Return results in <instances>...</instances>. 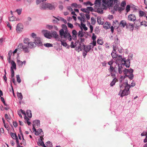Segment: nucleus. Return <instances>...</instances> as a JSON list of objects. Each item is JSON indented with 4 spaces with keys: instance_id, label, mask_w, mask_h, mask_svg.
I'll use <instances>...</instances> for the list:
<instances>
[{
    "instance_id": "obj_8",
    "label": "nucleus",
    "mask_w": 147,
    "mask_h": 147,
    "mask_svg": "<svg viewBox=\"0 0 147 147\" xmlns=\"http://www.w3.org/2000/svg\"><path fill=\"white\" fill-rule=\"evenodd\" d=\"M115 4L114 6V9L116 11H118L119 12H121L122 11V9H121V7L119 6L120 2L118 1V2H117L116 3H113V5Z\"/></svg>"
},
{
    "instance_id": "obj_10",
    "label": "nucleus",
    "mask_w": 147,
    "mask_h": 147,
    "mask_svg": "<svg viewBox=\"0 0 147 147\" xmlns=\"http://www.w3.org/2000/svg\"><path fill=\"white\" fill-rule=\"evenodd\" d=\"M23 25L21 23L18 24L16 29L17 32L18 33H20L23 30Z\"/></svg>"
},
{
    "instance_id": "obj_25",
    "label": "nucleus",
    "mask_w": 147,
    "mask_h": 147,
    "mask_svg": "<svg viewBox=\"0 0 147 147\" xmlns=\"http://www.w3.org/2000/svg\"><path fill=\"white\" fill-rule=\"evenodd\" d=\"M118 72L119 73V74H122V73L123 71V70H122V69H123V67H122V65L121 64H118Z\"/></svg>"
},
{
    "instance_id": "obj_14",
    "label": "nucleus",
    "mask_w": 147,
    "mask_h": 147,
    "mask_svg": "<svg viewBox=\"0 0 147 147\" xmlns=\"http://www.w3.org/2000/svg\"><path fill=\"white\" fill-rule=\"evenodd\" d=\"M40 126V121L39 120L34 121L33 122V127H38Z\"/></svg>"
},
{
    "instance_id": "obj_42",
    "label": "nucleus",
    "mask_w": 147,
    "mask_h": 147,
    "mask_svg": "<svg viewBox=\"0 0 147 147\" xmlns=\"http://www.w3.org/2000/svg\"><path fill=\"white\" fill-rule=\"evenodd\" d=\"M17 63L18 65L20 67H22L23 65L22 61H20V60L17 59Z\"/></svg>"
},
{
    "instance_id": "obj_57",
    "label": "nucleus",
    "mask_w": 147,
    "mask_h": 147,
    "mask_svg": "<svg viewBox=\"0 0 147 147\" xmlns=\"http://www.w3.org/2000/svg\"><path fill=\"white\" fill-rule=\"evenodd\" d=\"M78 19L80 20H81V23H82V22H85V19L83 17H78Z\"/></svg>"
},
{
    "instance_id": "obj_60",
    "label": "nucleus",
    "mask_w": 147,
    "mask_h": 147,
    "mask_svg": "<svg viewBox=\"0 0 147 147\" xmlns=\"http://www.w3.org/2000/svg\"><path fill=\"white\" fill-rule=\"evenodd\" d=\"M96 36L95 35L94 33H93L92 37V40H96Z\"/></svg>"
},
{
    "instance_id": "obj_52",
    "label": "nucleus",
    "mask_w": 147,
    "mask_h": 147,
    "mask_svg": "<svg viewBox=\"0 0 147 147\" xmlns=\"http://www.w3.org/2000/svg\"><path fill=\"white\" fill-rule=\"evenodd\" d=\"M71 6L72 7H74L76 8H78L79 7H78V5L76 3H74L71 4Z\"/></svg>"
},
{
    "instance_id": "obj_62",
    "label": "nucleus",
    "mask_w": 147,
    "mask_h": 147,
    "mask_svg": "<svg viewBox=\"0 0 147 147\" xmlns=\"http://www.w3.org/2000/svg\"><path fill=\"white\" fill-rule=\"evenodd\" d=\"M67 25L69 28L71 29L73 28L74 27L73 24L69 23L68 22L67 23Z\"/></svg>"
},
{
    "instance_id": "obj_1",
    "label": "nucleus",
    "mask_w": 147,
    "mask_h": 147,
    "mask_svg": "<svg viewBox=\"0 0 147 147\" xmlns=\"http://www.w3.org/2000/svg\"><path fill=\"white\" fill-rule=\"evenodd\" d=\"M47 0H36V3L37 5H39V7L41 10H46L49 9L50 10H53L55 9V6L51 4L45 2Z\"/></svg>"
},
{
    "instance_id": "obj_45",
    "label": "nucleus",
    "mask_w": 147,
    "mask_h": 147,
    "mask_svg": "<svg viewBox=\"0 0 147 147\" xmlns=\"http://www.w3.org/2000/svg\"><path fill=\"white\" fill-rule=\"evenodd\" d=\"M96 40H92V42H91L90 43V45H92V48H93V47L95 46L96 45Z\"/></svg>"
},
{
    "instance_id": "obj_38",
    "label": "nucleus",
    "mask_w": 147,
    "mask_h": 147,
    "mask_svg": "<svg viewBox=\"0 0 147 147\" xmlns=\"http://www.w3.org/2000/svg\"><path fill=\"white\" fill-rule=\"evenodd\" d=\"M81 10L83 12L86 13H89V11L88 9V7L86 8H82L81 9Z\"/></svg>"
},
{
    "instance_id": "obj_21",
    "label": "nucleus",
    "mask_w": 147,
    "mask_h": 147,
    "mask_svg": "<svg viewBox=\"0 0 147 147\" xmlns=\"http://www.w3.org/2000/svg\"><path fill=\"white\" fill-rule=\"evenodd\" d=\"M138 13L139 16L140 17H142L143 16L145 17L146 16V13L144 11L141 10H139Z\"/></svg>"
},
{
    "instance_id": "obj_5",
    "label": "nucleus",
    "mask_w": 147,
    "mask_h": 147,
    "mask_svg": "<svg viewBox=\"0 0 147 147\" xmlns=\"http://www.w3.org/2000/svg\"><path fill=\"white\" fill-rule=\"evenodd\" d=\"M28 48H29L28 45H24L21 43H20L18 46V49H22L25 53H28L29 52V50Z\"/></svg>"
},
{
    "instance_id": "obj_44",
    "label": "nucleus",
    "mask_w": 147,
    "mask_h": 147,
    "mask_svg": "<svg viewBox=\"0 0 147 147\" xmlns=\"http://www.w3.org/2000/svg\"><path fill=\"white\" fill-rule=\"evenodd\" d=\"M30 41V40L28 38H24V40H23V42L24 43L27 44L28 45V43H29V42Z\"/></svg>"
},
{
    "instance_id": "obj_59",
    "label": "nucleus",
    "mask_w": 147,
    "mask_h": 147,
    "mask_svg": "<svg viewBox=\"0 0 147 147\" xmlns=\"http://www.w3.org/2000/svg\"><path fill=\"white\" fill-rule=\"evenodd\" d=\"M76 43H75V44H74V43L73 42H71V44L70 45V47L72 48H74L76 46Z\"/></svg>"
},
{
    "instance_id": "obj_53",
    "label": "nucleus",
    "mask_w": 147,
    "mask_h": 147,
    "mask_svg": "<svg viewBox=\"0 0 147 147\" xmlns=\"http://www.w3.org/2000/svg\"><path fill=\"white\" fill-rule=\"evenodd\" d=\"M53 26L47 25H46V28L49 30H53Z\"/></svg>"
},
{
    "instance_id": "obj_3",
    "label": "nucleus",
    "mask_w": 147,
    "mask_h": 147,
    "mask_svg": "<svg viewBox=\"0 0 147 147\" xmlns=\"http://www.w3.org/2000/svg\"><path fill=\"white\" fill-rule=\"evenodd\" d=\"M125 88L123 90H121L119 93V94L122 97L125 96H127L130 94L129 89L130 88V86L128 84L127 82L125 83Z\"/></svg>"
},
{
    "instance_id": "obj_26",
    "label": "nucleus",
    "mask_w": 147,
    "mask_h": 147,
    "mask_svg": "<svg viewBox=\"0 0 147 147\" xmlns=\"http://www.w3.org/2000/svg\"><path fill=\"white\" fill-rule=\"evenodd\" d=\"M131 6L129 5H126L125 7V11H126V14H127V13L130 10Z\"/></svg>"
},
{
    "instance_id": "obj_22",
    "label": "nucleus",
    "mask_w": 147,
    "mask_h": 147,
    "mask_svg": "<svg viewBox=\"0 0 147 147\" xmlns=\"http://www.w3.org/2000/svg\"><path fill=\"white\" fill-rule=\"evenodd\" d=\"M43 137H42V138H40L39 139H38V144L39 146H42L43 145H44V144L42 141V140L44 139Z\"/></svg>"
},
{
    "instance_id": "obj_56",
    "label": "nucleus",
    "mask_w": 147,
    "mask_h": 147,
    "mask_svg": "<svg viewBox=\"0 0 147 147\" xmlns=\"http://www.w3.org/2000/svg\"><path fill=\"white\" fill-rule=\"evenodd\" d=\"M126 76L127 77H128L129 79H130L131 80H132L133 79V77H134V75L133 74H131L129 75H126Z\"/></svg>"
},
{
    "instance_id": "obj_2",
    "label": "nucleus",
    "mask_w": 147,
    "mask_h": 147,
    "mask_svg": "<svg viewBox=\"0 0 147 147\" xmlns=\"http://www.w3.org/2000/svg\"><path fill=\"white\" fill-rule=\"evenodd\" d=\"M64 26V30L63 29H61L59 31V34L62 38H68L69 41H71L72 39V37L68 32L67 28L65 25H63Z\"/></svg>"
},
{
    "instance_id": "obj_20",
    "label": "nucleus",
    "mask_w": 147,
    "mask_h": 147,
    "mask_svg": "<svg viewBox=\"0 0 147 147\" xmlns=\"http://www.w3.org/2000/svg\"><path fill=\"white\" fill-rule=\"evenodd\" d=\"M20 133L22 136V142L20 143V144L21 145H23L24 146H25L26 144V140L24 139L23 135L22 133L20 131Z\"/></svg>"
},
{
    "instance_id": "obj_15",
    "label": "nucleus",
    "mask_w": 147,
    "mask_h": 147,
    "mask_svg": "<svg viewBox=\"0 0 147 147\" xmlns=\"http://www.w3.org/2000/svg\"><path fill=\"white\" fill-rule=\"evenodd\" d=\"M126 4V2L124 0L122 1L120 4L121 9H122V11L124 10L125 9V7Z\"/></svg>"
},
{
    "instance_id": "obj_9",
    "label": "nucleus",
    "mask_w": 147,
    "mask_h": 147,
    "mask_svg": "<svg viewBox=\"0 0 147 147\" xmlns=\"http://www.w3.org/2000/svg\"><path fill=\"white\" fill-rule=\"evenodd\" d=\"M136 16L134 14H131L129 15L127 17V19L128 20L134 22L136 20Z\"/></svg>"
},
{
    "instance_id": "obj_18",
    "label": "nucleus",
    "mask_w": 147,
    "mask_h": 147,
    "mask_svg": "<svg viewBox=\"0 0 147 147\" xmlns=\"http://www.w3.org/2000/svg\"><path fill=\"white\" fill-rule=\"evenodd\" d=\"M51 34L52 35V37L56 38L58 37L59 35L56 31H51Z\"/></svg>"
},
{
    "instance_id": "obj_32",
    "label": "nucleus",
    "mask_w": 147,
    "mask_h": 147,
    "mask_svg": "<svg viewBox=\"0 0 147 147\" xmlns=\"http://www.w3.org/2000/svg\"><path fill=\"white\" fill-rule=\"evenodd\" d=\"M28 45V47L30 49L33 48L34 47V42H30Z\"/></svg>"
},
{
    "instance_id": "obj_51",
    "label": "nucleus",
    "mask_w": 147,
    "mask_h": 147,
    "mask_svg": "<svg viewBox=\"0 0 147 147\" xmlns=\"http://www.w3.org/2000/svg\"><path fill=\"white\" fill-rule=\"evenodd\" d=\"M88 22V23L90 25V32L91 33L92 32L93 30V26L92 25H91L90 24V23L89 22H87V23Z\"/></svg>"
},
{
    "instance_id": "obj_35",
    "label": "nucleus",
    "mask_w": 147,
    "mask_h": 147,
    "mask_svg": "<svg viewBox=\"0 0 147 147\" xmlns=\"http://www.w3.org/2000/svg\"><path fill=\"white\" fill-rule=\"evenodd\" d=\"M109 70L110 72H112L114 71L115 73H116V71L114 70V68L113 66H110V68L109 69Z\"/></svg>"
},
{
    "instance_id": "obj_28",
    "label": "nucleus",
    "mask_w": 147,
    "mask_h": 147,
    "mask_svg": "<svg viewBox=\"0 0 147 147\" xmlns=\"http://www.w3.org/2000/svg\"><path fill=\"white\" fill-rule=\"evenodd\" d=\"M12 52V51L10 50L8 53V57L7 59L9 63H10L11 62V59Z\"/></svg>"
},
{
    "instance_id": "obj_7",
    "label": "nucleus",
    "mask_w": 147,
    "mask_h": 147,
    "mask_svg": "<svg viewBox=\"0 0 147 147\" xmlns=\"http://www.w3.org/2000/svg\"><path fill=\"white\" fill-rule=\"evenodd\" d=\"M42 33L45 37L51 39L52 38V35L51 34V32L47 30H43L42 31Z\"/></svg>"
},
{
    "instance_id": "obj_16",
    "label": "nucleus",
    "mask_w": 147,
    "mask_h": 147,
    "mask_svg": "<svg viewBox=\"0 0 147 147\" xmlns=\"http://www.w3.org/2000/svg\"><path fill=\"white\" fill-rule=\"evenodd\" d=\"M118 26H120L121 27H122L123 28H124L125 26L127 25L126 22V21L124 20H121L120 23H118Z\"/></svg>"
},
{
    "instance_id": "obj_41",
    "label": "nucleus",
    "mask_w": 147,
    "mask_h": 147,
    "mask_svg": "<svg viewBox=\"0 0 147 147\" xmlns=\"http://www.w3.org/2000/svg\"><path fill=\"white\" fill-rule=\"evenodd\" d=\"M27 114L28 117L30 118L32 117V115L31 113V111L30 110H28L26 112Z\"/></svg>"
},
{
    "instance_id": "obj_19",
    "label": "nucleus",
    "mask_w": 147,
    "mask_h": 147,
    "mask_svg": "<svg viewBox=\"0 0 147 147\" xmlns=\"http://www.w3.org/2000/svg\"><path fill=\"white\" fill-rule=\"evenodd\" d=\"M111 25L109 22H106L103 25V27L106 29L110 28Z\"/></svg>"
},
{
    "instance_id": "obj_39",
    "label": "nucleus",
    "mask_w": 147,
    "mask_h": 147,
    "mask_svg": "<svg viewBox=\"0 0 147 147\" xmlns=\"http://www.w3.org/2000/svg\"><path fill=\"white\" fill-rule=\"evenodd\" d=\"M24 119L25 121L27 122V123L28 125H30L31 124V122L29 121V119L28 118L25 116L24 117Z\"/></svg>"
},
{
    "instance_id": "obj_12",
    "label": "nucleus",
    "mask_w": 147,
    "mask_h": 147,
    "mask_svg": "<svg viewBox=\"0 0 147 147\" xmlns=\"http://www.w3.org/2000/svg\"><path fill=\"white\" fill-rule=\"evenodd\" d=\"M83 48L84 51L88 52H89L92 48V45H85L83 44Z\"/></svg>"
},
{
    "instance_id": "obj_29",
    "label": "nucleus",
    "mask_w": 147,
    "mask_h": 147,
    "mask_svg": "<svg viewBox=\"0 0 147 147\" xmlns=\"http://www.w3.org/2000/svg\"><path fill=\"white\" fill-rule=\"evenodd\" d=\"M82 44H83L82 43ZM83 46V45L81 43H80L78 47H76V50L77 51H78V52H79L80 51H82V46Z\"/></svg>"
},
{
    "instance_id": "obj_37",
    "label": "nucleus",
    "mask_w": 147,
    "mask_h": 147,
    "mask_svg": "<svg viewBox=\"0 0 147 147\" xmlns=\"http://www.w3.org/2000/svg\"><path fill=\"white\" fill-rule=\"evenodd\" d=\"M126 27H130V28L132 30H133L134 28V24L131 23H129L127 24L126 25Z\"/></svg>"
},
{
    "instance_id": "obj_17",
    "label": "nucleus",
    "mask_w": 147,
    "mask_h": 147,
    "mask_svg": "<svg viewBox=\"0 0 147 147\" xmlns=\"http://www.w3.org/2000/svg\"><path fill=\"white\" fill-rule=\"evenodd\" d=\"M72 38L74 40H76L77 39V35L78 33L76 30H73L72 31Z\"/></svg>"
},
{
    "instance_id": "obj_6",
    "label": "nucleus",
    "mask_w": 147,
    "mask_h": 147,
    "mask_svg": "<svg viewBox=\"0 0 147 147\" xmlns=\"http://www.w3.org/2000/svg\"><path fill=\"white\" fill-rule=\"evenodd\" d=\"M32 129L33 131L35 132V134L36 136H39L40 138H42L43 137L44 134L42 129L39 128L36 130L35 127H33Z\"/></svg>"
},
{
    "instance_id": "obj_48",
    "label": "nucleus",
    "mask_w": 147,
    "mask_h": 147,
    "mask_svg": "<svg viewBox=\"0 0 147 147\" xmlns=\"http://www.w3.org/2000/svg\"><path fill=\"white\" fill-rule=\"evenodd\" d=\"M141 25H144L145 26H147V22L146 21H143L140 23Z\"/></svg>"
},
{
    "instance_id": "obj_4",
    "label": "nucleus",
    "mask_w": 147,
    "mask_h": 147,
    "mask_svg": "<svg viewBox=\"0 0 147 147\" xmlns=\"http://www.w3.org/2000/svg\"><path fill=\"white\" fill-rule=\"evenodd\" d=\"M118 1L119 0H106L103 4V9H107L108 7H112L113 5V3L118 2Z\"/></svg>"
},
{
    "instance_id": "obj_49",
    "label": "nucleus",
    "mask_w": 147,
    "mask_h": 147,
    "mask_svg": "<svg viewBox=\"0 0 147 147\" xmlns=\"http://www.w3.org/2000/svg\"><path fill=\"white\" fill-rule=\"evenodd\" d=\"M44 45L45 47H53V45L52 44L49 43H47L46 44H44Z\"/></svg>"
},
{
    "instance_id": "obj_64",
    "label": "nucleus",
    "mask_w": 147,
    "mask_h": 147,
    "mask_svg": "<svg viewBox=\"0 0 147 147\" xmlns=\"http://www.w3.org/2000/svg\"><path fill=\"white\" fill-rule=\"evenodd\" d=\"M123 71L124 73L125 74H127L128 73V69L126 68H125L124 70H123Z\"/></svg>"
},
{
    "instance_id": "obj_34",
    "label": "nucleus",
    "mask_w": 147,
    "mask_h": 147,
    "mask_svg": "<svg viewBox=\"0 0 147 147\" xmlns=\"http://www.w3.org/2000/svg\"><path fill=\"white\" fill-rule=\"evenodd\" d=\"M84 35V33L82 31H80L78 34V36L79 37L81 38Z\"/></svg>"
},
{
    "instance_id": "obj_36",
    "label": "nucleus",
    "mask_w": 147,
    "mask_h": 147,
    "mask_svg": "<svg viewBox=\"0 0 147 147\" xmlns=\"http://www.w3.org/2000/svg\"><path fill=\"white\" fill-rule=\"evenodd\" d=\"M17 95L19 99H20L21 100L22 99L23 97L21 93L18 92L17 93Z\"/></svg>"
},
{
    "instance_id": "obj_40",
    "label": "nucleus",
    "mask_w": 147,
    "mask_h": 147,
    "mask_svg": "<svg viewBox=\"0 0 147 147\" xmlns=\"http://www.w3.org/2000/svg\"><path fill=\"white\" fill-rule=\"evenodd\" d=\"M125 78V77L122 76H121L120 77V79L121 80L120 81V84H119V86L120 88L122 87V84H121L122 82V81Z\"/></svg>"
},
{
    "instance_id": "obj_63",
    "label": "nucleus",
    "mask_w": 147,
    "mask_h": 147,
    "mask_svg": "<svg viewBox=\"0 0 147 147\" xmlns=\"http://www.w3.org/2000/svg\"><path fill=\"white\" fill-rule=\"evenodd\" d=\"M85 5H89L91 6H92L93 5V4L92 3L90 2L89 1H88L86 3H84Z\"/></svg>"
},
{
    "instance_id": "obj_61",
    "label": "nucleus",
    "mask_w": 147,
    "mask_h": 147,
    "mask_svg": "<svg viewBox=\"0 0 147 147\" xmlns=\"http://www.w3.org/2000/svg\"><path fill=\"white\" fill-rule=\"evenodd\" d=\"M101 0H96L94 2L95 4H98L100 5L101 3Z\"/></svg>"
},
{
    "instance_id": "obj_55",
    "label": "nucleus",
    "mask_w": 147,
    "mask_h": 147,
    "mask_svg": "<svg viewBox=\"0 0 147 147\" xmlns=\"http://www.w3.org/2000/svg\"><path fill=\"white\" fill-rule=\"evenodd\" d=\"M81 24L85 31L87 30H88V28L86 26L85 24H83L82 23H81Z\"/></svg>"
},
{
    "instance_id": "obj_13",
    "label": "nucleus",
    "mask_w": 147,
    "mask_h": 147,
    "mask_svg": "<svg viewBox=\"0 0 147 147\" xmlns=\"http://www.w3.org/2000/svg\"><path fill=\"white\" fill-rule=\"evenodd\" d=\"M34 43L35 45L38 46H40L42 45L40 39L39 37H35L34 39Z\"/></svg>"
},
{
    "instance_id": "obj_50",
    "label": "nucleus",
    "mask_w": 147,
    "mask_h": 147,
    "mask_svg": "<svg viewBox=\"0 0 147 147\" xmlns=\"http://www.w3.org/2000/svg\"><path fill=\"white\" fill-rule=\"evenodd\" d=\"M16 79L17 82L18 83H20L21 82V80L20 77V76L19 75H17L16 76Z\"/></svg>"
},
{
    "instance_id": "obj_24",
    "label": "nucleus",
    "mask_w": 147,
    "mask_h": 147,
    "mask_svg": "<svg viewBox=\"0 0 147 147\" xmlns=\"http://www.w3.org/2000/svg\"><path fill=\"white\" fill-rule=\"evenodd\" d=\"M102 5L101 7V8H98L97 9V12L98 13H102L103 12V10H106V9H103V3H102Z\"/></svg>"
},
{
    "instance_id": "obj_54",
    "label": "nucleus",
    "mask_w": 147,
    "mask_h": 147,
    "mask_svg": "<svg viewBox=\"0 0 147 147\" xmlns=\"http://www.w3.org/2000/svg\"><path fill=\"white\" fill-rule=\"evenodd\" d=\"M22 9H17L16 10V11L17 12L18 15H20L22 12Z\"/></svg>"
},
{
    "instance_id": "obj_30",
    "label": "nucleus",
    "mask_w": 147,
    "mask_h": 147,
    "mask_svg": "<svg viewBox=\"0 0 147 147\" xmlns=\"http://www.w3.org/2000/svg\"><path fill=\"white\" fill-rule=\"evenodd\" d=\"M11 137L13 139H16V142H17V140H18L17 137L15 133H11Z\"/></svg>"
},
{
    "instance_id": "obj_27",
    "label": "nucleus",
    "mask_w": 147,
    "mask_h": 147,
    "mask_svg": "<svg viewBox=\"0 0 147 147\" xmlns=\"http://www.w3.org/2000/svg\"><path fill=\"white\" fill-rule=\"evenodd\" d=\"M111 54L113 58L114 59H116L118 56L116 52H114V51H112Z\"/></svg>"
},
{
    "instance_id": "obj_11",
    "label": "nucleus",
    "mask_w": 147,
    "mask_h": 147,
    "mask_svg": "<svg viewBox=\"0 0 147 147\" xmlns=\"http://www.w3.org/2000/svg\"><path fill=\"white\" fill-rule=\"evenodd\" d=\"M117 59L119 61H123L125 62V64L126 67H129L130 66V62H129L128 64H127L126 61H125V59H123L121 55H119L117 57Z\"/></svg>"
},
{
    "instance_id": "obj_58",
    "label": "nucleus",
    "mask_w": 147,
    "mask_h": 147,
    "mask_svg": "<svg viewBox=\"0 0 147 147\" xmlns=\"http://www.w3.org/2000/svg\"><path fill=\"white\" fill-rule=\"evenodd\" d=\"M61 44L65 47H67L68 45L65 42L62 41H61Z\"/></svg>"
},
{
    "instance_id": "obj_23",
    "label": "nucleus",
    "mask_w": 147,
    "mask_h": 147,
    "mask_svg": "<svg viewBox=\"0 0 147 147\" xmlns=\"http://www.w3.org/2000/svg\"><path fill=\"white\" fill-rule=\"evenodd\" d=\"M54 17L59 21L61 20L65 24H66L67 23L66 20L62 17L59 16L57 18H56L54 16Z\"/></svg>"
},
{
    "instance_id": "obj_46",
    "label": "nucleus",
    "mask_w": 147,
    "mask_h": 147,
    "mask_svg": "<svg viewBox=\"0 0 147 147\" xmlns=\"http://www.w3.org/2000/svg\"><path fill=\"white\" fill-rule=\"evenodd\" d=\"M97 42L98 44L100 45H102L103 44V40L102 39H98Z\"/></svg>"
},
{
    "instance_id": "obj_47",
    "label": "nucleus",
    "mask_w": 147,
    "mask_h": 147,
    "mask_svg": "<svg viewBox=\"0 0 147 147\" xmlns=\"http://www.w3.org/2000/svg\"><path fill=\"white\" fill-rule=\"evenodd\" d=\"M9 20L10 21H13L16 20V19L14 16H12L9 18Z\"/></svg>"
},
{
    "instance_id": "obj_43",
    "label": "nucleus",
    "mask_w": 147,
    "mask_h": 147,
    "mask_svg": "<svg viewBox=\"0 0 147 147\" xmlns=\"http://www.w3.org/2000/svg\"><path fill=\"white\" fill-rule=\"evenodd\" d=\"M11 64L12 65V66L11 67H12V68H13V69H16V64L14 61H11Z\"/></svg>"
},
{
    "instance_id": "obj_31",
    "label": "nucleus",
    "mask_w": 147,
    "mask_h": 147,
    "mask_svg": "<svg viewBox=\"0 0 147 147\" xmlns=\"http://www.w3.org/2000/svg\"><path fill=\"white\" fill-rule=\"evenodd\" d=\"M101 18L100 17H98L97 18V22L99 24L102 25L104 24L103 21H101Z\"/></svg>"
},
{
    "instance_id": "obj_33",
    "label": "nucleus",
    "mask_w": 147,
    "mask_h": 147,
    "mask_svg": "<svg viewBox=\"0 0 147 147\" xmlns=\"http://www.w3.org/2000/svg\"><path fill=\"white\" fill-rule=\"evenodd\" d=\"M117 80V78H113V80L111 83V86H113L114 85Z\"/></svg>"
}]
</instances>
